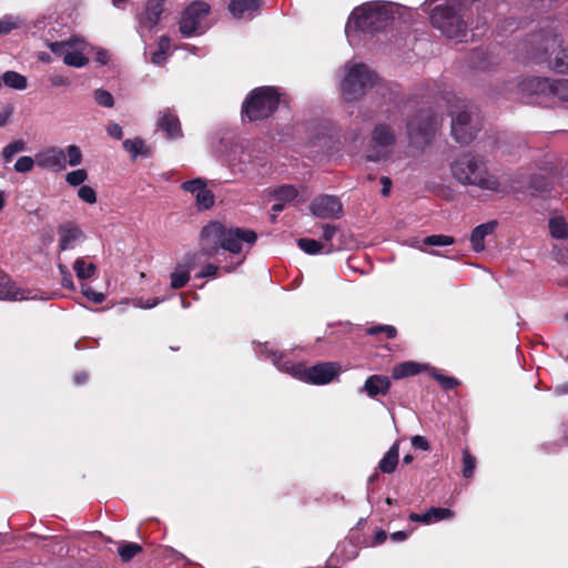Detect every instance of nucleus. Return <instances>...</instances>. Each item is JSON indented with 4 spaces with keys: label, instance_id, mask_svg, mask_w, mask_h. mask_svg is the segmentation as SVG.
<instances>
[{
    "label": "nucleus",
    "instance_id": "55",
    "mask_svg": "<svg viewBox=\"0 0 568 568\" xmlns=\"http://www.w3.org/2000/svg\"><path fill=\"white\" fill-rule=\"evenodd\" d=\"M109 135L114 140H121L123 136L122 128L116 123H111L106 126Z\"/></svg>",
    "mask_w": 568,
    "mask_h": 568
},
{
    "label": "nucleus",
    "instance_id": "27",
    "mask_svg": "<svg viewBox=\"0 0 568 568\" xmlns=\"http://www.w3.org/2000/svg\"><path fill=\"white\" fill-rule=\"evenodd\" d=\"M549 65L557 73H568V50L559 47Z\"/></svg>",
    "mask_w": 568,
    "mask_h": 568
},
{
    "label": "nucleus",
    "instance_id": "51",
    "mask_svg": "<svg viewBox=\"0 0 568 568\" xmlns=\"http://www.w3.org/2000/svg\"><path fill=\"white\" fill-rule=\"evenodd\" d=\"M410 443L416 449H422L424 452H428L430 449V445L424 436L415 435L412 437Z\"/></svg>",
    "mask_w": 568,
    "mask_h": 568
},
{
    "label": "nucleus",
    "instance_id": "25",
    "mask_svg": "<svg viewBox=\"0 0 568 568\" xmlns=\"http://www.w3.org/2000/svg\"><path fill=\"white\" fill-rule=\"evenodd\" d=\"M529 190L532 195L542 196L551 191V184L546 176L535 174L530 178Z\"/></svg>",
    "mask_w": 568,
    "mask_h": 568
},
{
    "label": "nucleus",
    "instance_id": "18",
    "mask_svg": "<svg viewBox=\"0 0 568 568\" xmlns=\"http://www.w3.org/2000/svg\"><path fill=\"white\" fill-rule=\"evenodd\" d=\"M390 379L384 375H371L364 383L361 392L366 393L369 397L385 396L390 388Z\"/></svg>",
    "mask_w": 568,
    "mask_h": 568
},
{
    "label": "nucleus",
    "instance_id": "26",
    "mask_svg": "<svg viewBox=\"0 0 568 568\" xmlns=\"http://www.w3.org/2000/svg\"><path fill=\"white\" fill-rule=\"evenodd\" d=\"M2 81L4 85L14 90H24L28 87L27 78L16 71L4 72Z\"/></svg>",
    "mask_w": 568,
    "mask_h": 568
},
{
    "label": "nucleus",
    "instance_id": "13",
    "mask_svg": "<svg viewBox=\"0 0 568 568\" xmlns=\"http://www.w3.org/2000/svg\"><path fill=\"white\" fill-rule=\"evenodd\" d=\"M181 189L195 196V203L200 211L209 210L214 205L215 196L213 192L207 189L206 181L204 179L196 178L185 181L181 184Z\"/></svg>",
    "mask_w": 568,
    "mask_h": 568
},
{
    "label": "nucleus",
    "instance_id": "24",
    "mask_svg": "<svg viewBox=\"0 0 568 568\" xmlns=\"http://www.w3.org/2000/svg\"><path fill=\"white\" fill-rule=\"evenodd\" d=\"M59 231L61 233L59 246L62 251L68 250L72 242L79 240L83 235L82 231L79 227L73 226L71 224L61 225Z\"/></svg>",
    "mask_w": 568,
    "mask_h": 568
},
{
    "label": "nucleus",
    "instance_id": "4",
    "mask_svg": "<svg viewBox=\"0 0 568 568\" xmlns=\"http://www.w3.org/2000/svg\"><path fill=\"white\" fill-rule=\"evenodd\" d=\"M283 97L284 94L277 87L262 85L252 89L241 105L242 123H255L270 119L284 102Z\"/></svg>",
    "mask_w": 568,
    "mask_h": 568
},
{
    "label": "nucleus",
    "instance_id": "50",
    "mask_svg": "<svg viewBox=\"0 0 568 568\" xmlns=\"http://www.w3.org/2000/svg\"><path fill=\"white\" fill-rule=\"evenodd\" d=\"M24 144H7V146L2 151V156L6 162H9L13 155L20 151H23Z\"/></svg>",
    "mask_w": 568,
    "mask_h": 568
},
{
    "label": "nucleus",
    "instance_id": "60",
    "mask_svg": "<svg viewBox=\"0 0 568 568\" xmlns=\"http://www.w3.org/2000/svg\"><path fill=\"white\" fill-rule=\"evenodd\" d=\"M95 61L100 63L101 65H104L109 62V54L104 50H100L95 54Z\"/></svg>",
    "mask_w": 568,
    "mask_h": 568
},
{
    "label": "nucleus",
    "instance_id": "16",
    "mask_svg": "<svg viewBox=\"0 0 568 568\" xmlns=\"http://www.w3.org/2000/svg\"><path fill=\"white\" fill-rule=\"evenodd\" d=\"M362 146L359 161L381 163L390 159L393 144H359Z\"/></svg>",
    "mask_w": 568,
    "mask_h": 568
},
{
    "label": "nucleus",
    "instance_id": "17",
    "mask_svg": "<svg viewBox=\"0 0 568 568\" xmlns=\"http://www.w3.org/2000/svg\"><path fill=\"white\" fill-rule=\"evenodd\" d=\"M165 0H148L140 22L148 29H153L160 21L164 11Z\"/></svg>",
    "mask_w": 568,
    "mask_h": 568
},
{
    "label": "nucleus",
    "instance_id": "9",
    "mask_svg": "<svg viewBox=\"0 0 568 568\" xmlns=\"http://www.w3.org/2000/svg\"><path fill=\"white\" fill-rule=\"evenodd\" d=\"M442 119L433 109H423L408 119L406 125L408 136L410 140L420 139L423 142H430L435 138V133Z\"/></svg>",
    "mask_w": 568,
    "mask_h": 568
},
{
    "label": "nucleus",
    "instance_id": "12",
    "mask_svg": "<svg viewBox=\"0 0 568 568\" xmlns=\"http://www.w3.org/2000/svg\"><path fill=\"white\" fill-rule=\"evenodd\" d=\"M156 129L162 132L163 136L168 140H180L184 136L178 114L169 108L159 111Z\"/></svg>",
    "mask_w": 568,
    "mask_h": 568
},
{
    "label": "nucleus",
    "instance_id": "3",
    "mask_svg": "<svg viewBox=\"0 0 568 568\" xmlns=\"http://www.w3.org/2000/svg\"><path fill=\"white\" fill-rule=\"evenodd\" d=\"M394 19L395 11L390 4L367 2L352 11L345 32L352 41L354 33L375 34L385 30Z\"/></svg>",
    "mask_w": 568,
    "mask_h": 568
},
{
    "label": "nucleus",
    "instance_id": "10",
    "mask_svg": "<svg viewBox=\"0 0 568 568\" xmlns=\"http://www.w3.org/2000/svg\"><path fill=\"white\" fill-rule=\"evenodd\" d=\"M342 367L336 362H321L311 367L297 365L294 375L313 385H326L338 378Z\"/></svg>",
    "mask_w": 568,
    "mask_h": 568
},
{
    "label": "nucleus",
    "instance_id": "45",
    "mask_svg": "<svg viewBox=\"0 0 568 568\" xmlns=\"http://www.w3.org/2000/svg\"><path fill=\"white\" fill-rule=\"evenodd\" d=\"M93 97H94L95 102L101 106L112 108L114 104V99H113L112 94L106 90L97 89L94 91Z\"/></svg>",
    "mask_w": 568,
    "mask_h": 568
},
{
    "label": "nucleus",
    "instance_id": "52",
    "mask_svg": "<svg viewBox=\"0 0 568 568\" xmlns=\"http://www.w3.org/2000/svg\"><path fill=\"white\" fill-rule=\"evenodd\" d=\"M59 270H60L61 275H62V280H61L62 286L65 287V288H73L74 285H73L72 275L68 271L67 266L60 264L59 265Z\"/></svg>",
    "mask_w": 568,
    "mask_h": 568
},
{
    "label": "nucleus",
    "instance_id": "41",
    "mask_svg": "<svg viewBox=\"0 0 568 568\" xmlns=\"http://www.w3.org/2000/svg\"><path fill=\"white\" fill-rule=\"evenodd\" d=\"M423 243L428 246H446L455 243V239L449 235L434 234L426 236Z\"/></svg>",
    "mask_w": 568,
    "mask_h": 568
},
{
    "label": "nucleus",
    "instance_id": "8",
    "mask_svg": "<svg viewBox=\"0 0 568 568\" xmlns=\"http://www.w3.org/2000/svg\"><path fill=\"white\" fill-rule=\"evenodd\" d=\"M211 12V6L202 0L191 2L182 12L179 30L183 37L190 38L202 34L209 28L205 22Z\"/></svg>",
    "mask_w": 568,
    "mask_h": 568
},
{
    "label": "nucleus",
    "instance_id": "48",
    "mask_svg": "<svg viewBox=\"0 0 568 568\" xmlns=\"http://www.w3.org/2000/svg\"><path fill=\"white\" fill-rule=\"evenodd\" d=\"M36 161L31 156H21L17 160L14 164V170L20 173H26L32 170Z\"/></svg>",
    "mask_w": 568,
    "mask_h": 568
},
{
    "label": "nucleus",
    "instance_id": "28",
    "mask_svg": "<svg viewBox=\"0 0 568 568\" xmlns=\"http://www.w3.org/2000/svg\"><path fill=\"white\" fill-rule=\"evenodd\" d=\"M78 43H79V39L71 38V39L65 40V41L50 42L48 44V48L50 49V51L53 54H55L58 57H63L64 58V54L67 52H70V50H73L74 48H77Z\"/></svg>",
    "mask_w": 568,
    "mask_h": 568
},
{
    "label": "nucleus",
    "instance_id": "44",
    "mask_svg": "<svg viewBox=\"0 0 568 568\" xmlns=\"http://www.w3.org/2000/svg\"><path fill=\"white\" fill-rule=\"evenodd\" d=\"M88 179V172L84 169L71 171L65 175V181L71 186H79Z\"/></svg>",
    "mask_w": 568,
    "mask_h": 568
},
{
    "label": "nucleus",
    "instance_id": "22",
    "mask_svg": "<svg viewBox=\"0 0 568 568\" xmlns=\"http://www.w3.org/2000/svg\"><path fill=\"white\" fill-rule=\"evenodd\" d=\"M399 462V440H396L385 453L378 463V469L383 474H392L395 471Z\"/></svg>",
    "mask_w": 568,
    "mask_h": 568
},
{
    "label": "nucleus",
    "instance_id": "23",
    "mask_svg": "<svg viewBox=\"0 0 568 568\" xmlns=\"http://www.w3.org/2000/svg\"><path fill=\"white\" fill-rule=\"evenodd\" d=\"M524 89L532 94H550L551 81L547 78L532 77L524 81Z\"/></svg>",
    "mask_w": 568,
    "mask_h": 568
},
{
    "label": "nucleus",
    "instance_id": "6",
    "mask_svg": "<svg viewBox=\"0 0 568 568\" xmlns=\"http://www.w3.org/2000/svg\"><path fill=\"white\" fill-rule=\"evenodd\" d=\"M452 135L456 142H473L483 128V119L471 102L453 95L447 99Z\"/></svg>",
    "mask_w": 568,
    "mask_h": 568
},
{
    "label": "nucleus",
    "instance_id": "34",
    "mask_svg": "<svg viewBox=\"0 0 568 568\" xmlns=\"http://www.w3.org/2000/svg\"><path fill=\"white\" fill-rule=\"evenodd\" d=\"M454 516V513L448 508H430L427 513L424 514V524H429L433 521H439L443 519H448Z\"/></svg>",
    "mask_w": 568,
    "mask_h": 568
},
{
    "label": "nucleus",
    "instance_id": "64",
    "mask_svg": "<svg viewBox=\"0 0 568 568\" xmlns=\"http://www.w3.org/2000/svg\"><path fill=\"white\" fill-rule=\"evenodd\" d=\"M387 538V534L384 530H378L375 535V544H383Z\"/></svg>",
    "mask_w": 568,
    "mask_h": 568
},
{
    "label": "nucleus",
    "instance_id": "19",
    "mask_svg": "<svg viewBox=\"0 0 568 568\" xmlns=\"http://www.w3.org/2000/svg\"><path fill=\"white\" fill-rule=\"evenodd\" d=\"M24 298H27L24 291L7 273L0 271V300L17 301Z\"/></svg>",
    "mask_w": 568,
    "mask_h": 568
},
{
    "label": "nucleus",
    "instance_id": "63",
    "mask_svg": "<svg viewBox=\"0 0 568 568\" xmlns=\"http://www.w3.org/2000/svg\"><path fill=\"white\" fill-rule=\"evenodd\" d=\"M406 538H407V532L402 531V530L396 531V532H393V534L390 535V539H392L393 541H396V542H398V541H404Z\"/></svg>",
    "mask_w": 568,
    "mask_h": 568
},
{
    "label": "nucleus",
    "instance_id": "40",
    "mask_svg": "<svg viewBox=\"0 0 568 568\" xmlns=\"http://www.w3.org/2000/svg\"><path fill=\"white\" fill-rule=\"evenodd\" d=\"M22 21L13 16L6 14L0 19V36L9 34L12 30L19 28Z\"/></svg>",
    "mask_w": 568,
    "mask_h": 568
},
{
    "label": "nucleus",
    "instance_id": "31",
    "mask_svg": "<svg viewBox=\"0 0 568 568\" xmlns=\"http://www.w3.org/2000/svg\"><path fill=\"white\" fill-rule=\"evenodd\" d=\"M372 142H395L392 126L387 124H378L372 134Z\"/></svg>",
    "mask_w": 568,
    "mask_h": 568
},
{
    "label": "nucleus",
    "instance_id": "59",
    "mask_svg": "<svg viewBox=\"0 0 568 568\" xmlns=\"http://www.w3.org/2000/svg\"><path fill=\"white\" fill-rule=\"evenodd\" d=\"M171 40L168 36L160 37L158 50L166 53L170 49Z\"/></svg>",
    "mask_w": 568,
    "mask_h": 568
},
{
    "label": "nucleus",
    "instance_id": "11",
    "mask_svg": "<svg viewBox=\"0 0 568 568\" xmlns=\"http://www.w3.org/2000/svg\"><path fill=\"white\" fill-rule=\"evenodd\" d=\"M310 209L320 219H338L343 212V204L337 196L324 194L315 197Z\"/></svg>",
    "mask_w": 568,
    "mask_h": 568
},
{
    "label": "nucleus",
    "instance_id": "46",
    "mask_svg": "<svg viewBox=\"0 0 568 568\" xmlns=\"http://www.w3.org/2000/svg\"><path fill=\"white\" fill-rule=\"evenodd\" d=\"M65 156H67V162L71 165V166H75V165H79L81 162H82V152L81 150L74 145V144H70L68 150H67V153H65Z\"/></svg>",
    "mask_w": 568,
    "mask_h": 568
},
{
    "label": "nucleus",
    "instance_id": "33",
    "mask_svg": "<svg viewBox=\"0 0 568 568\" xmlns=\"http://www.w3.org/2000/svg\"><path fill=\"white\" fill-rule=\"evenodd\" d=\"M73 268L80 280H87L94 275L97 266L93 263H85L83 258L75 260Z\"/></svg>",
    "mask_w": 568,
    "mask_h": 568
},
{
    "label": "nucleus",
    "instance_id": "21",
    "mask_svg": "<svg viewBox=\"0 0 568 568\" xmlns=\"http://www.w3.org/2000/svg\"><path fill=\"white\" fill-rule=\"evenodd\" d=\"M428 364H419L416 362L407 361L397 364L392 369V377L394 379H402L409 376H415L420 372L428 371Z\"/></svg>",
    "mask_w": 568,
    "mask_h": 568
},
{
    "label": "nucleus",
    "instance_id": "56",
    "mask_svg": "<svg viewBox=\"0 0 568 568\" xmlns=\"http://www.w3.org/2000/svg\"><path fill=\"white\" fill-rule=\"evenodd\" d=\"M381 183L383 185L381 193L383 196H388L392 190V180L388 176H382Z\"/></svg>",
    "mask_w": 568,
    "mask_h": 568
},
{
    "label": "nucleus",
    "instance_id": "15",
    "mask_svg": "<svg viewBox=\"0 0 568 568\" xmlns=\"http://www.w3.org/2000/svg\"><path fill=\"white\" fill-rule=\"evenodd\" d=\"M263 4V0H231L227 10L234 19H253Z\"/></svg>",
    "mask_w": 568,
    "mask_h": 568
},
{
    "label": "nucleus",
    "instance_id": "53",
    "mask_svg": "<svg viewBox=\"0 0 568 568\" xmlns=\"http://www.w3.org/2000/svg\"><path fill=\"white\" fill-rule=\"evenodd\" d=\"M83 294L93 303L100 304L105 300V295L101 292H95L90 287L84 288Z\"/></svg>",
    "mask_w": 568,
    "mask_h": 568
},
{
    "label": "nucleus",
    "instance_id": "38",
    "mask_svg": "<svg viewBox=\"0 0 568 568\" xmlns=\"http://www.w3.org/2000/svg\"><path fill=\"white\" fill-rule=\"evenodd\" d=\"M384 333L387 338L392 339L395 338L397 335V329L393 325H373L365 328V334L369 336H377L379 334Z\"/></svg>",
    "mask_w": 568,
    "mask_h": 568
},
{
    "label": "nucleus",
    "instance_id": "54",
    "mask_svg": "<svg viewBox=\"0 0 568 568\" xmlns=\"http://www.w3.org/2000/svg\"><path fill=\"white\" fill-rule=\"evenodd\" d=\"M219 271V266L212 263L206 264L202 271L196 275L199 278L215 276Z\"/></svg>",
    "mask_w": 568,
    "mask_h": 568
},
{
    "label": "nucleus",
    "instance_id": "20",
    "mask_svg": "<svg viewBox=\"0 0 568 568\" xmlns=\"http://www.w3.org/2000/svg\"><path fill=\"white\" fill-rule=\"evenodd\" d=\"M498 223L497 221H489L476 226L470 234L471 247L475 252L485 250V237L495 232Z\"/></svg>",
    "mask_w": 568,
    "mask_h": 568
},
{
    "label": "nucleus",
    "instance_id": "5",
    "mask_svg": "<svg viewBox=\"0 0 568 568\" xmlns=\"http://www.w3.org/2000/svg\"><path fill=\"white\" fill-rule=\"evenodd\" d=\"M471 10L465 0H447L436 6L430 14L435 29L449 39H462L466 36Z\"/></svg>",
    "mask_w": 568,
    "mask_h": 568
},
{
    "label": "nucleus",
    "instance_id": "42",
    "mask_svg": "<svg viewBox=\"0 0 568 568\" xmlns=\"http://www.w3.org/2000/svg\"><path fill=\"white\" fill-rule=\"evenodd\" d=\"M476 468V458L468 449L463 450V476L471 478Z\"/></svg>",
    "mask_w": 568,
    "mask_h": 568
},
{
    "label": "nucleus",
    "instance_id": "32",
    "mask_svg": "<svg viewBox=\"0 0 568 568\" xmlns=\"http://www.w3.org/2000/svg\"><path fill=\"white\" fill-rule=\"evenodd\" d=\"M549 231L555 239H566L568 236V225L561 217H554L549 220Z\"/></svg>",
    "mask_w": 568,
    "mask_h": 568
},
{
    "label": "nucleus",
    "instance_id": "1",
    "mask_svg": "<svg viewBox=\"0 0 568 568\" xmlns=\"http://www.w3.org/2000/svg\"><path fill=\"white\" fill-rule=\"evenodd\" d=\"M201 251L189 253L183 262L178 264L171 273V287L179 290L190 281V271L196 265L200 255L206 257L215 256L220 248L239 254L242 251V243L253 245L257 234L253 230L242 227H229L219 221H211L201 231Z\"/></svg>",
    "mask_w": 568,
    "mask_h": 568
},
{
    "label": "nucleus",
    "instance_id": "43",
    "mask_svg": "<svg viewBox=\"0 0 568 568\" xmlns=\"http://www.w3.org/2000/svg\"><path fill=\"white\" fill-rule=\"evenodd\" d=\"M297 245L302 251H304L307 254H316L321 252L323 247L321 242L307 237L300 239L297 241Z\"/></svg>",
    "mask_w": 568,
    "mask_h": 568
},
{
    "label": "nucleus",
    "instance_id": "36",
    "mask_svg": "<svg viewBox=\"0 0 568 568\" xmlns=\"http://www.w3.org/2000/svg\"><path fill=\"white\" fill-rule=\"evenodd\" d=\"M142 551V547L135 542H125L118 549L119 556L123 562H129L134 556Z\"/></svg>",
    "mask_w": 568,
    "mask_h": 568
},
{
    "label": "nucleus",
    "instance_id": "49",
    "mask_svg": "<svg viewBox=\"0 0 568 568\" xmlns=\"http://www.w3.org/2000/svg\"><path fill=\"white\" fill-rule=\"evenodd\" d=\"M45 547L51 550L53 554L63 556L68 552V548L65 544L58 539V538H50L49 542L45 545Z\"/></svg>",
    "mask_w": 568,
    "mask_h": 568
},
{
    "label": "nucleus",
    "instance_id": "14",
    "mask_svg": "<svg viewBox=\"0 0 568 568\" xmlns=\"http://www.w3.org/2000/svg\"><path fill=\"white\" fill-rule=\"evenodd\" d=\"M38 166L42 169L64 170L67 165L65 153L57 148H48L34 156Z\"/></svg>",
    "mask_w": 568,
    "mask_h": 568
},
{
    "label": "nucleus",
    "instance_id": "35",
    "mask_svg": "<svg viewBox=\"0 0 568 568\" xmlns=\"http://www.w3.org/2000/svg\"><path fill=\"white\" fill-rule=\"evenodd\" d=\"M549 95L568 102V79L552 80Z\"/></svg>",
    "mask_w": 568,
    "mask_h": 568
},
{
    "label": "nucleus",
    "instance_id": "47",
    "mask_svg": "<svg viewBox=\"0 0 568 568\" xmlns=\"http://www.w3.org/2000/svg\"><path fill=\"white\" fill-rule=\"evenodd\" d=\"M78 196L88 204L97 203V192L89 185H81L78 190Z\"/></svg>",
    "mask_w": 568,
    "mask_h": 568
},
{
    "label": "nucleus",
    "instance_id": "7",
    "mask_svg": "<svg viewBox=\"0 0 568 568\" xmlns=\"http://www.w3.org/2000/svg\"><path fill=\"white\" fill-rule=\"evenodd\" d=\"M378 78L364 63H356L352 65L342 82V92L347 101H356L361 99L366 92L372 89Z\"/></svg>",
    "mask_w": 568,
    "mask_h": 568
},
{
    "label": "nucleus",
    "instance_id": "29",
    "mask_svg": "<svg viewBox=\"0 0 568 568\" xmlns=\"http://www.w3.org/2000/svg\"><path fill=\"white\" fill-rule=\"evenodd\" d=\"M123 146L133 161L139 158H150L153 154V149L150 144H123Z\"/></svg>",
    "mask_w": 568,
    "mask_h": 568
},
{
    "label": "nucleus",
    "instance_id": "2",
    "mask_svg": "<svg viewBox=\"0 0 568 568\" xmlns=\"http://www.w3.org/2000/svg\"><path fill=\"white\" fill-rule=\"evenodd\" d=\"M450 172L462 185L493 192L503 191L498 178L488 171L484 156L478 153L468 151L456 155L450 162Z\"/></svg>",
    "mask_w": 568,
    "mask_h": 568
},
{
    "label": "nucleus",
    "instance_id": "39",
    "mask_svg": "<svg viewBox=\"0 0 568 568\" xmlns=\"http://www.w3.org/2000/svg\"><path fill=\"white\" fill-rule=\"evenodd\" d=\"M272 195L278 201L290 202L298 195V192L295 186L287 184L275 189Z\"/></svg>",
    "mask_w": 568,
    "mask_h": 568
},
{
    "label": "nucleus",
    "instance_id": "58",
    "mask_svg": "<svg viewBox=\"0 0 568 568\" xmlns=\"http://www.w3.org/2000/svg\"><path fill=\"white\" fill-rule=\"evenodd\" d=\"M165 59H166V53H164L163 51H160V50L154 51L151 57L152 63H154L156 65L163 64Z\"/></svg>",
    "mask_w": 568,
    "mask_h": 568
},
{
    "label": "nucleus",
    "instance_id": "37",
    "mask_svg": "<svg viewBox=\"0 0 568 568\" xmlns=\"http://www.w3.org/2000/svg\"><path fill=\"white\" fill-rule=\"evenodd\" d=\"M63 62L69 67L82 68L89 63V59L74 48L64 54Z\"/></svg>",
    "mask_w": 568,
    "mask_h": 568
},
{
    "label": "nucleus",
    "instance_id": "57",
    "mask_svg": "<svg viewBox=\"0 0 568 568\" xmlns=\"http://www.w3.org/2000/svg\"><path fill=\"white\" fill-rule=\"evenodd\" d=\"M336 231H337L336 226H333L329 224L324 225L323 226V239L325 241H331L333 239V236L335 235Z\"/></svg>",
    "mask_w": 568,
    "mask_h": 568
},
{
    "label": "nucleus",
    "instance_id": "61",
    "mask_svg": "<svg viewBox=\"0 0 568 568\" xmlns=\"http://www.w3.org/2000/svg\"><path fill=\"white\" fill-rule=\"evenodd\" d=\"M73 379H74L75 384L82 385V384L87 383V381L89 379V375L85 372H78V373H75Z\"/></svg>",
    "mask_w": 568,
    "mask_h": 568
},
{
    "label": "nucleus",
    "instance_id": "62",
    "mask_svg": "<svg viewBox=\"0 0 568 568\" xmlns=\"http://www.w3.org/2000/svg\"><path fill=\"white\" fill-rule=\"evenodd\" d=\"M51 83L53 85H68L69 84V80L62 75H55L51 79Z\"/></svg>",
    "mask_w": 568,
    "mask_h": 568
},
{
    "label": "nucleus",
    "instance_id": "30",
    "mask_svg": "<svg viewBox=\"0 0 568 568\" xmlns=\"http://www.w3.org/2000/svg\"><path fill=\"white\" fill-rule=\"evenodd\" d=\"M430 376L436 379L440 387L445 390H450L459 385V381L455 377L446 376L442 374L437 368L430 367L428 368Z\"/></svg>",
    "mask_w": 568,
    "mask_h": 568
}]
</instances>
